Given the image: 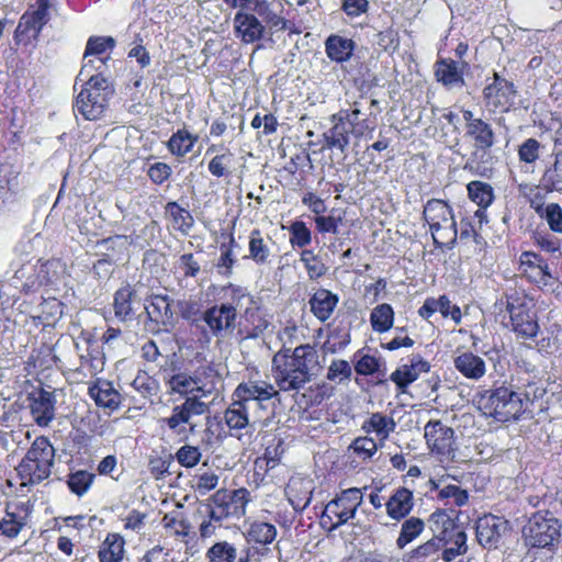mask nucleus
Instances as JSON below:
<instances>
[{"mask_svg":"<svg viewBox=\"0 0 562 562\" xmlns=\"http://www.w3.org/2000/svg\"><path fill=\"white\" fill-rule=\"evenodd\" d=\"M278 392L266 382L240 383L233 393V402L225 409L223 420L231 435L241 439V431L251 432L256 429V411L263 408V403L271 400Z\"/></svg>","mask_w":562,"mask_h":562,"instance_id":"1","label":"nucleus"},{"mask_svg":"<svg viewBox=\"0 0 562 562\" xmlns=\"http://www.w3.org/2000/svg\"><path fill=\"white\" fill-rule=\"evenodd\" d=\"M282 349L273 356L272 373L281 391H297L311 381L313 371L318 367V353L310 345Z\"/></svg>","mask_w":562,"mask_h":562,"instance_id":"2","label":"nucleus"},{"mask_svg":"<svg viewBox=\"0 0 562 562\" xmlns=\"http://www.w3.org/2000/svg\"><path fill=\"white\" fill-rule=\"evenodd\" d=\"M530 393L521 394L510 386L484 391L477 398V407L486 417L498 423L517 420L528 408Z\"/></svg>","mask_w":562,"mask_h":562,"instance_id":"3","label":"nucleus"},{"mask_svg":"<svg viewBox=\"0 0 562 562\" xmlns=\"http://www.w3.org/2000/svg\"><path fill=\"white\" fill-rule=\"evenodd\" d=\"M54 460L55 449L48 438L37 437L15 468L21 485L40 484L49 477Z\"/></svg>","mask_w":562,"mask_h":562,"instance_id":"4","label":"nucleus"},{"mask_svg":"<svg viewBox=\"0 0 562 562\" xmlns=\"http://www.w3.org/2000/svg\"><path fill=\"white\" fill-rule=\"evenodd\" d=\"M112 93L113 90L106 78L91 75L76 98L75 112L86 120H98L104 113Z\"/></svg>","mask_w":562,"mask_h":562,"instance_id":"5","label":"nucleus"},{"mask_svg":"<svg viewBox=\"0 0 562 562\" xmlns=\"http://www.w3.org/2000/svg\"><path fill=\"white\" fill-rule=\"evenodd\" d=\"M527 546L552 550L560 541L561 524L550 512H537L524 527Z\"/></svg>","mask_w":562,"mask_h":562,"instance_id":"6","label":"nucleus"},{"mask_svg":"<svg viewBox=\"0 0 562 562\" xmlns=\"http://www.w3.org/2000/svg\"><path fill=\"white\" fill-rule=\"evenodd\" d=\"M424 218L430 227L434 243L445 245L457 238V224L451 207L442 200L432 199L424 207Z\"/></svg>","mask_w":562,"mask_h":562,"instance_id":"7","label":"nucleus"},{"mask_svg":"<svg viewBox=\"0 0 562 562\" xmlns=\"http://www.w3.org/2000/svg\"><path fill=\"white\" fill-rule=\"evenodd\" d=\"M506 311L509 313L508 327L517 339L530 340L537 337L540 326L536 313L528 306L526 299L506 295Z\"/></svg>","mask_w":562,"mask_h":562,"instance_id":"8","label":"nucleus"},{"mask_svg":"<svg viewBox=\"0 0 562 562\" xmlns=\"http://www.w3.org/2000/svg\"><path fill=\"white\" fill-rule=\"evenodd\" d=\"M362 503V492L360 488L351 487L344 490L339 495L330 501L324 512V516L329 519H336L333 529H337L341 525L355 517L358 507Z\"/></svg>","mask_w":562,"mask_h":562,"instance_id":"9","label":"nucleus"},{"mask_svg":"<svg viewBox=\"0 0 562 562\" xmlns=\"http://www.w3.org/2000/svg\"><path fill=\"white\" fill-rule=\"evenodd\" d=\"M425 438L431 452L440 456L442 460L454 457V431L440 420H430L425 426Z\"/></svg>","mask_w":562,"mask_h":562,"instance_id":"10","label":"nucleus"},{"mask_svg":"<svg viewBox=\"0 0 562 562\" xmlns=\"http://www.w3.org/2000/svg\"><path fill=\"white\" fill-rule=\"evenodd\" d=\"M34 274L27 277L29 286H45L59 290L65 284L66 265L59 259L40 261L34 267Z\"/></svg>","mask_w":562,"mask_h":562,"instance_id":"11","label":"nucleus"},{"mask_svg":"<svg viewBox=\"0 0 562 562\" xmlns=\"http://www.w3.org/2000/svg\"><path fill=\"white\" fill-rule=\"evenodd\" d=\"M201 318L212 336L224 338L235 329L237 313L232 306L220 304L206 308Z\"/></svg>","mask_w":562,"mask_h":562,"instance_id":"12","label":"nucleus"},{"mask_svg":"<svg viewBox=\"0 0 562 562\" xmlns=\"http://www.w3.org/2000/svg\"><path fill=\"white\" fill-rule=\"evenodd\" d=\"M507 530V521L494 515H485L476 522L477 541L486 549H496Z\"/></svg>","mask_w":562,"mask_h":562,"instance_id":"13","label":"nucleus"},{"mask_svg":"<svg viewBox=\"0 0 562 562\" xmlns=\"http://www.w3.org/2000/svg\"><path fill=\"white\" fill-rule=\"evenodd\" d=\"M30 412L40 427H48L56 415V396L53 392L41 389L29 396Z\"/></svg>","mask_w":562,"mask_h":562,"instance_id":"14","label":"nucleus"},{"mask_svg":"<svg viewBox=\"0 0 562 562\" xmlns=\"http://www.w3.org/2000/svg\"><path fill=\"white\" fill-rule=\"evenodd\" d=\"M334 120H339L348 127L349 134L356 138L366 136L374 130L373 123L369 120L368 115L362 113L361 104L355 102L349 109H341L338 113L333 115Z\"/></svg>","mask_w":562,"mask_h":562,"instance_id":"15","label":"nucleus"},{"mask_svg":"<svg viewBox=\"0 0 562 562\" xmlns=\"http://www.w3.org/2000/svg\"><path fill=\"white\" fill-rule=\"evenodd\" d=\"M207 405L200 401L198 396H188L186 401L172 408L170 417L166 419L168 427L177 430L182 424H189L193 416H200L206 413Z\"/></svg>","mask_w":562,"mask_h":562,"instance_id":"16","label":"nucleus"},{"mask_svg":"<svg viewBox=\"0 0 562 562\" xmlns=\"http://www.w3.org/2000/svg\"><path fill=\"white\" fill-rule=\"evenodd\" d=\"M251 501L250 493L246 488H238L227 494L225 491H217L213 495V502H221L226 514L234 519L246 515L247 505Z\"/></svg>","mask_w":562,"mask_h":562,"instance_id":"17","label":"nucleus"},{"mask_svg":"<svg viewBox=\"0 0 562 562\" xmlns=\"http://www.w3.org/2000/svg\"><path fill=\"white\" fill-rule=\"evenodd\" d=\"M192 374L196 386L195 396L199 400L217 392L222 385V376L213 366H201Z\"/></svg>","mask_w":562,"mask_h":562,"instance_id":"18","label":"nucleus"},{"mask_svg":"<svg viewBox=\"0 0 562 562\" xmlns=\"http://www.w3.org/2000/svg\"><path fill=\"white\" fill-rule=\"evenodd\" d=\"M430 366L420 356H413L409 364H403L397 368L392 374L391 380L402 391L416 381L422 372H428Z\"/></svg>","mask_w":562,"mask_h":562,"instance_id":"19","label":"nucleus"},{"mask_svg":"<svg viewBox=\"0 0 562 562\" xmlns=\"http://www.w3.org/2000/svg\"><path fill=\"white\" fill-rule=\"evenodd\" d=\"M88 393L99 407L113 412L121 405V395L110 381L98 380L89 386Z\"/></svg>","mask_w":562,"mask_h":562,"instance_id":"20","label":"nucleus"},{"mask_svg":"<svg viewBox=\"0 0 562 562\" xmlns=\"http://www.w3.org/2000/svg\"><path fill=\"white\" fill-rule=\"evenodd\" d=\"M339 297L331 291L321 288L310 299L311 312L321 322L328 321L337 304Z\"/></svg>","mask_w":562,"mask_h":562,"instance_id":"21","label":"nucleus"},{"mask_svg":"<svg viewBox=\"0 0 562 562\" xmlns=\"http://www.w3.org/2000/svg\"><path fill=\"white\" fill-rule=\"evenodd\" d=\"M454 368L467 379L477 381L486 373V363L483 358L465 351L453 359Z\"/></svg>","mask_w":562,"mask_h":562,"instance_id":"22","label":"nucleus"},{"mask_svg":"<svg viewBox=\"0 0 562 562\" xmlns=\"http://www.w3.org/2000/svg\"><path fill=\"white\" fill-rule=\"evenodd\" d=\"M234 23L237 33L245 43L259 41L263 35L265 27L254 14L238 12L235 15Z\"/></svg>","mask_w":562,"mask_h":562,"instance_id":"23","label":"nucleus"},{"mask_svg":"<svg viewBox=\"0 0 562 562\" xmlns=\"http://www.w3.org/2000/svg\"><path fill=\"white\" fill-rule=\"evenodd\" d=\"M356 48V43L351 38L331 34L325 41V52L327 57L336 63L348 61Z\"/></svg>","mask_w":562,"mask_h":562,"instance_id":"24","label":"nucleus"},{"mask_svg":"<svg viewBox=\"0 0 562 562\" xmlns=\"http://www.w3.org/2000/svg\"><path fill=\"white\" fill-rule=\"evenodd\" d=\"M285 493L293 508L303 510L312 499V482L304 479H291Z\"/></svg>","mask_w":562,"mask_h":562,"instance_id":"25","label":"nucleus"},{"mask_svg":"<svg viewBox=\"0 0 562 562\" xmlns=\"http://www.w3.org/2000/svg\"><path fill=\"white\" fill-rule=\"evenodd\" d=\"M463 67L452 59H443L437 63L436 77L439 82L448 88L462 87L464 85Z\"/></svg>","mask_w":562,"mask_h":562,"instance_id":"26","label":"nucleus"},{"mask_svg":"<svg viewBox=\"0 0 562 562\" xmlns=\"http://www.w3.org/2000/svg\"><path fill=\"white\" fill-rule=\"evenodd\" d=\"M413 505V493L404 487L396 490L385 504L387 515L395 520L406 517Z\"/></svg>","mask_w":562,"mask_h":562,"instance_id":"27","label":"nucleus"},{"mask_svg":"<svg viewBox=\"0 0 562 562\" xmlns=\"http://www.w3.org/2000/svg\"><path fill=\"white\" fill-rule=\"evenodd\" d=\"M269 237L265 238L259 229H252L249 234L248 255L256 265L262 266L270 263L271 249L268 245Z\"/></svg>","mask_w":562,"mask_h":562,"instance_id":"28","label":"nucleus"},{"mask_svg":"<svg viewBox=\"0 0 562 562\" xmlns=\"http://www.w3.org/2000/svg\"><path fill=\"white\" fill-rule=\"evenodd\" d=\"M277 535L274 525L262 520H252L248 524L245 538L248 543L268 546L276 540Z\"/></svg>","mask_w":562,"mask_h":562,"instance_id":"29","label":"nucleus"},{"mask_svg":"<svg viewBox=\"0 0 562 562\" xmlns=\"http://www.w3.org/2000/svg\"><path fill=\"white\" fill-rule=\"evenodd\" d=\"M19 171L9 165H0V204L5 205L13 201L19 192Z\"/></svg>","mask_w":562,"mask_h":562,"instance_id":"30","label":"nucleus"},{"mask_svg":"<svg viewBox=\"0 0 562 562\" xmlns=\"http://www.w3.org/2000/svg\"><path fill=\"white\" fill-rule=\"evenodd\" d=\"M139 302L136 300L135 292L131 286H123L115 292L114 295V314L121 321H127L135 313V305Z\"/></svg>","mask_w":562,"mask_h":562,"instance_id":"31","label":"nucleus"},{"mask_svg":"<svg viewBox=\"0 0 562 562\" xmlns=\"http://www.w3.org/2000/svg\"><path fill=\"white\" fill-rule=\"evenodd\" d=\"M150 321L157 324H170L173 314L170 308V301L167 295H154L150 301L144 305Z\"/></svg>","mask_w":562,"mask_h":562,"instance_id":"32","label":"nucleus"},{"mask_svg":"<svg viewBox=\"0 0 562 562\" xmlns=\"http://www.w3.org/2000/svg\"><path fill=\"white\" fill-rule=\"evenodd\" d=\"M396 424L393 418L381 413H373L364 422L362 428L366 432H374L380 441L387 439L391 432L394 431Z\"/></svg>","mask_w":562,"mask_h":562,"instance_id":"33","label":"nucleus"},{"mask_svg":"<svg viewBox=\"0 0 562 562\" xmlns=\"http://www.w3.org/2000/svg\"><path fill=\"white\" fill-rule=\"evenodd\" d=\"M333 127L324 133L325 146L329 149H338L340 153H345L349 145V132L348 127L339 120L330 119Z\"/></svg>","mask_w":562,"mask_h":562,"instance_id":"34","label":"nucleus"},{"mask_svg":"<svg viewBox=\"0 0 562 562\" xmlns=\"http://www.w3.org/2000/svg\"><path fill=\"white\" fill-rule=\"evenodd\" d=\"M222 299L224 302L221 305L232 306L235 313H237V308L241 307L244 303L250 305L254 304L255 301L246 288L234 283H228L222 288Z\"/></svg>","mask_w":562,"mask_h":562,"instance_id":"35","label":"nucleus"},{"mask_svg":"<svg viewBox=\"0 0 562 562\" xmlns=\"http://www.w3.org/2000/svg\"><path fill=\"white\" fill-rule=\"evenodd\" d=\"M209 562H248V557H240L237 560V549L227 541L214 543L206 552Z\"/></svg>","mask_w":562,"mask_h":562,"instance_id":"36","label":"nucleus"},{"mask_svg":"<svg viewBox=\"0 0 562 562\" xmlns=\"http://www.w3.org/2000/svg\"><path fill=\"white\" fill-rule=\"evenodd\" d=\"M196 140V135H193L186 128H182L171 135L167 143V147L172 155L183 157L192 150Z\"/></svg>","mask_w":562,"mask_h":562,"instance_id":"37","label":"nucleus"},{"mask_svg":"<svg viewBox=\"0 0 562 562\" xmlns=\"http://www.w3.org/2000/svg\"><path fill=\"white\" fill-rule=\"evenodd\" d=\"M531 206L541 218L547 221L552 232L558 234L562 233V207L558 203L544 205L542 203L532 202Z\"/></svg>","mask_w":562,"mask_h":562,"instance_id":"38","label":"nucleus"},{"mask_svg":"<svg viewBox=\"0 0 562 562\" xmlns=\"http://www.w3.org/2000/svg\"><path fill=\"white\" fill-rule=\"evenodd\" d=\"M469 198L481 209H487L494 201V189L483 181H471L467 186Z\"/></svg>","mask_w":562,"mask_h":562,"instance_id":"39","label":"nucleus"},{"mask_svg":"<svg viewBox=\"0 0 562 562\" xmlns=\"http://www.w3.org/2000/svg\"><path fill=\"white\" fill-rule=\"evenodd\" d=\"M371 327L376 333H386L394 323V311L390 304L376 305L370 314Z\"/></svg>","mask_w":562,"mask_h":562,"instance_id":"40","label":"nucleus"},{"mask_svg":"<svg viewBox=\"0 0 562 562\" xmlns=\"http://www.w3.org/2000/svg\"><path fill=\"white\" fill-rule=\"evenodd\" d=\"M166 213L170 216L173 228L184 235L190 232L194 224L191 213L181 207L177 202H168L166 205Z\"/></svg>","mask_w":562,"mask_h":562,"instance_id":"41","label":"nucleus"},{"mask_svg":"<svg viewBox=\"0 0 562 562\" xmlns=\"http://www.w3.org/2000/svg\"><path fill=\"white\" fill-rule=\"evenodd\" d=\"M467 135L474 140L475 147L480 149H487L494 144L493 130L491 125L482 119H477L476 123L469 126Z\"/></svg>","mask_w":562,"mask_h":562,"instance_id":"42","label":"nucleus"},{"mask_svg":"<svg viewBox=\"0 0 562 562\" xmlns=\"http://www.w3.org/2000/svg\"><path fill=\"white\" fill-rule=\"evenodd\" d=\"M425 524L420 518L411 517L402 524L400 536L396 540L398 548L403 549L415 540L424 530Z\"/></svg>","mask_w":562,"mask_h":562,"instance_id":"43","label":"nucleus"},{"mask_svg":"<svg viewBox=\"0 0 562 562\" xmlns=\"http://www.w3.org/2000/svg\"><path fill=\"white\" fill-rule=\"evenodd\" d=\"M521 265L531 268L535 279L544 285L552 278L548 265L533 252H524L521 255Z\"/></svg>","mask_w":562,"mask_h":562,"instance_id":"44","label":"nucleus"},{"mask_svg":"<svg viewBox=\"0 0 562 562\" xmlns=\"http://www.w3.org/2000/svg\"><path fill=\"white\" fill-rule=\"evenodd\" d=\"M543 184L549 191H562V151L554 154V162L542 177Z\"/></svg>","mask_w":562,"mask_h":562,"instance_id":"45","label":"nucleus"},{"mask_svg":"<svg viewBox=\"0 0 562 562\" xmlns=\"http://www.w3.org/2000/svg\"><path fill=\"white\" fill-rule=\"evenodd\" d=\"M44 24L37 23L31 14H24L14 32V41H30L38 36Z\"/></svg>","mask_w":562,"mask_h":562,"instance_id":"46","label":"nucleus"},{"mask_svg":"<svg viewBox=\"0 0 562 562\" xmlns=\"http://www.w3.org/2000/svg\"><path fill=\"white\" fill-rule=\"evenodd\" d=\"M168 385L171 392L180 395H196V386L193 374L179 372L170 376Z\"/></svg>","mask_w":562,"mask_h":562,"instance_id":"47","label":"nucleus"},{"mask_svg":"<svg viewBox=\"0 0 562 562\" xmlns=\"http://www.w3.org/2000/svg\"><path fill=\"white\" fill-rule=\"evenodd\" d=\"M429 526L435 537L447 540L448 532L454 529V522L445 510H437L429 517Z\"/></svg>","mask_w":562,"mask_h":562,"instance_id":"48","label":"nucleus"},{"mask_svg":"<svg viewBox=\"0 0 562 562\" xmlns=\"http://www.w3.org/2000/svg\"><path fill=\"white\" fill-rule=\"evenodd\" d=\"M300 261L306 269L307 276L311 280L319 279L327 272V267L318 256L313 252V250L303 249L300 256Z\"/></svg>","mask_w":562,"mask_h":562,"instance_id":"49","label":"nucleus"},{"mask_svg":"<svg viewBox=\"0 0 562 562\" xmlns=\"http://www.w3.org/2000/svg\"><path fill=\"white\" fill-rule=\"evenodd\" d=\"M24 526L23 519L16 515V507L11 506L0 519L1 535L8 538H14Z\"/></svg>","mask_w":562,"mask_h":562,"instance_id":"50","label":"nucleus"},{"mask_svg":"<svg viewBox=\"0 0 562 562\" xmlns=\"http://www.w3.org/2000/svg\"><path fill=\"white\" fill-rule=\"evenodd\" d=\"M244 317L246 322H248L251 326L250 336L258 337L261 335L267 327L269 326V322L265 318L262 313L260 312L259 306L254 301V304L247 305L244 311Z\"/></svg>","mask_w":562,"mask_h":562,"instance_id":"51","label":"nucleus"},{"mask_svg":"<svg viewBox=\"0 0 562 562\" xmlns=\"http://www.w3.org/2000/svg\"><path fill=\"white\" fill-rule=\"evenodd\" d=\"M124 551V541L122 538L111 540L110 537L105 539L100 551L99 558L101 562H119L122 559Z\"/></svg>","mask_w":562,"mask_h":562,"instance_id":"52","label":"nucleus"},{"mask_svg":"<svg viewBox=\"0 0 562 562\" xmlns=\"http://www.w3.org/2000/svg\"><path fill=\"white\" fill-rule=\"evenodd\" d=\"M94 475L88 471L79 470L68 475L67 485L69 490L78 495H85L92 485Z\"/></svg>","mask_w":562,"mask_h":562,"instance_id":"53","label":"nucleus"},{"mask_svg":"<svg viewBox=\"0 0 562 562\" xmlns=\"http://www.w3.org/2000/svg\"><path fill=\"white\" fill-rule=\"evenodd\" d=\"M290 244L292 247L304 248L312 241V233L302 221H294L289 226Z\"/></svg>","mask_w":562,"mask_h":562,"instance_id":"54","label":"nucleus"},{"mask_svg":"<svg viewBox=\"0 0 562 562\" xmlns=\"http://www.w3.org/2000/svg\"><path fill=\"white\" fill-rule=\"evenodd\" d=\"M133 389L145 398H151L159 392V384L157 380L149 376L147 373L142 372L136 375L132 382Z\"/></svg>","mask_w":562,"mask_h":562,"instance_id":"55","label":"nucleus"},{"mask_svg":"<svg viewBox=\"0 0 562 562\" xmlns=\"http://www.w3.org/2000/svg\"><path fill=\"white\" fill-rule=\"evenodd\" d=\"M349 449L352 450L353 454L358 459L366 461L375 454L378 451V443L370 437H358L352 441Z\"/></svg>","mask_w":562,"mask_h":562,"instance_id":"56","label":"nucleus"},{"mask_svg":"<svg viewBox=\"0 0 562 562\" xmlns=\"http://www.w3.org/2000/svg\"><path fill=\"white\" fill-rule=\"evenodd\" d=\"M115 46V40L111 36H91L86 46L83 59L91 56H100Z\"/></svg>","mask_w":562,"mask_h":562,"instance_id":"57","label":"nucleus"},{"mask_svg":"<svg viewBox=\"0 0 562 562\" xmlns=\"http://www.w3.org/2000/svg\"><path fill=\"white\" fill-rule=\"evenodd\" d=\"M181 317L192 324L200 319L202 313V304L194 297L179 300L177 303Z\"/></svg>","mask_w":562,"mask_h":562,"instance_id":"58","label":"nucleus"},{"mask_svg":"<svg viewBox=\"0 0 562 562\" xmlns=\"http://www.w3.org/2000/svg\"><path fill=\"white\" fill-rule=\"evenodd\" d=\"M453 546L447 548L442 552V559L446 562H450L456 559L458 555H461L467 552V533L463 530H457V532L451 538Z\"/></svg>","mask_w":562,"mask_h":562,"instance_id":"59","label":"nucleus"},{"mask_svg":"<svg viewBox=\"0 0 562 562\" xmlns=\"http://www.w3.org/2000/svg\"><path fill=\"white\" fill-rule=\"evenodd\" d=\"M110 57L91 56L85 59V64L77 77V80L83 81L86 78L89 79L91 75L102 76L103 68H105L106 60Z\"/></svg>","mask_w":562,"mask_h":562,"instance_id":"60","label":"nucleus"},{"mask_svg":"<svg viewBox=\"0 0 562 562\" xmlns=\"http://www.w3.org/2000/svg\"><path fill=\"white\" fill-rule=\"evenodd\" d=\"M541 144L536 138H528L526 139L519 147H518V157L521 162L525 164H535L539 156H540V149Z\"/></svg>","mask_w":562,"mask_h":562,"instance_id":"61","label":"nucleus"},{"mask_svg":"<svg viewBox=\"0 0 562 562\" xmlns=\"http://www.w3.org/2000/svg\"><path fill=\"white\" fill-rule=\"evenodd\" d=\"M202 453L199 447L184 445L176 453L177 461L184 468H193L201 460Z\"/></svg>","mask_w":562,"mask_h":562,"instance_id":"62","label":"nucleus"},{"mask_svg":"<svg viewBox=\"0 0 562 562\" xmlns=\"http://www.w3.org/2000/svg\"><path fill=\"white\" fill-rule=\"evenodd\" d=\"M234 155L231 151L216 155L213 157L207 166L210 173L216 178L227 175V168L232 165Z\"/></svg>","mask_w":562,"mask_h":562,"instance_id":"63","label":"nucleus"},{"mask_svg":"<svg viewBox=\"0 0 562 562\" xmlns=\"http://www.w3.org/2000/svg\"><path fill=\"white\" fill-rule=\"evenodd\" d=\"M164 527L176 536H187L189 533V522L179 515L167 514L162 518Z\"/></svg>","mask_w":562,"mask_h":562,"instance_id":"64","label":"nucleus"}]
</instances>
